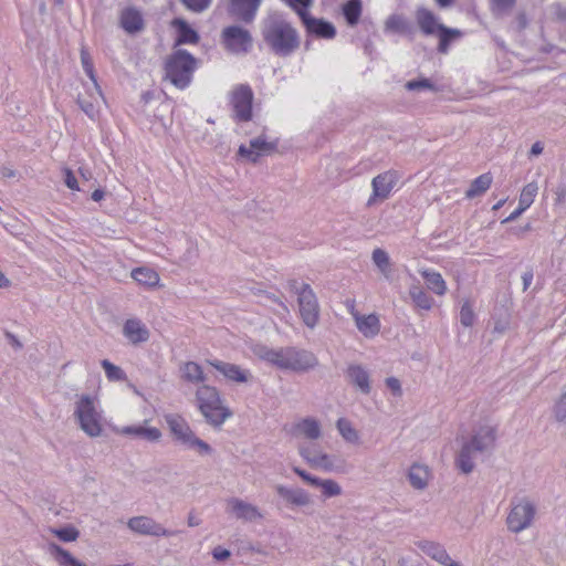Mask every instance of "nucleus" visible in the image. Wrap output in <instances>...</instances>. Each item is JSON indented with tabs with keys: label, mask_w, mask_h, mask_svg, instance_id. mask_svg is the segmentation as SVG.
Instances as JSON below:
<instances>
[{
	"label": "nucleus",
	"mask_w": 566,
	"mask_h": 566,
	"mask_svg": "<svg viewBox=\"0 0 566 566\" xmlns=\"http://www.w3.org/2000/svg\"><path fill=\"white\" fill-rule=\"evenodd\" d=\"M252 352L260 360L283 371L303 374L318 366V358L313 352L296 346L273 348L258 344Z\"/></svg>",
	"instance_id": "nucleus-1"
},
{
	"label": "nucleus",
	"mask_w": 566,
	"mask_h": 566,
	"mask_svg": "<svg viewBox=\"0 0 566 566\" xmlns=\"http://www.w3.org/2000/svg\"><path fill=\"white\" fill-rule=\"evenodd\" d=\"M261 35L264 43L275 55L286 57L301 45L297 30L282 13H269L261 22Z\"/></svg>",
	"instance_id": "nucleus-2"
},
{
	"label": "nucleus",
	"mask_w": 566,
	"mask_h": 566,
	"mask_svg": "<svg viewBox=\"0 0 566 566\" xmlns=\"http://www.w3.org/2000/svg\"><path fill=\"white\" fill-rule=\"evenodd\" d=\"M197 67V59L187 50L178 49L165 60L164 80L179 90H185L190 85Z\"/></svg>",
	"instance_id": "nucleus-3"
},
{
	"label": "nucleus",
	"mask_w": 566,
	"mask_h": 566,
	"mask_svg": "<svg viewBox=\"0 0 566 566\" xmlns=\"http://www.w3.org/2000/svg\"><path fill=\"white\" fill-rule=\"evenodd\" d=\"M164 419L176 443L200 455H210L213 452L209 443L196 436L184 417L178 413H167Z\"/></svg>",
	"instance_id": "nucleus-4"
},
{
	"label": "nucleus",
	"mask_w": 566,
	"mask_h": 566,
	"mask_svg": "<svg viewBox=\"0 0 566 566\" xmlns=\"http://www.w3.org/2000/svg\"><path fill=\"white\" fill-rule=\"evenodd\" d=\"M196 397L199 410L213 428H220L232 416V411L223 406L220 392L216 387L203 385L197 389Z\"/></svg>",
	"instance_id": "nucleus-5"
},
{
	"label": "nucleus",
	"mask_w": 566,
	"mask_h": 566,
	"mask_svg": "<svg viewBox=\"0 0 566 566\" xmlns=\"http://www.w3.org/2000/svg\"><path fill=\"white\" fill-rule=\"evenodd\" d=\"M75 416L81 429L90 437H98L102 432L101 415L97 412L94 399L83 395L76 402Z\"/></svg>",
	"instance_id": "nucleus-6"
},
{
	"label": "nucleus",
	"mask_w": 566,
	"mask_h": 566,
	"mask_svg": "<svg viewBox=\"0 0 566 566\" xmlns=\"http://www.w3.org/2000/svg\"><path fill=\"white\" fill-rule=\"evenodd\" d=\"M536 514V507L532 501L526 497L512 502L511 511L506 517L507 528L512 533H521L532 525Z\"/></svg>",
	"instance_id": "nucleus-7"
},
{
	"label": "nucleus",
	"mask_w": 566,
	"mask_h": 566,
	"mask_svg": "<svg viewBox=\"0 0 566 566\" xmlns=\"http://www.w3.org/2000/svg\"><path fill=\"white\" fill-rule=\"evenodd\" d=\"M297 304L303 323L311 329L315 328L319 321L321 308L317 296L310 284H302Z\"/></svg>",
	"instance_id": "nucleus-8"
},
{
	"label": "nucleus",
	"mask_w": 566,
	"mask_h": 566,
	"mask_svg": "<svg viewBox=\"0 0 566 566\" xmlns=\"http://www.w3.org/2000/svg\"><path fill=\"white\" fill-rule=\"evenodd\" d=\"M253 91L248 84L237 85L230 93V105L238 122L252 119Z\"/></svg>",
	"instance_id": "nucleus-9"
},
{
	"label": "nucleus",
	"mask_w": 566,
	"mask_h": 566,
	"mask_svg": "<svg viewBox=\"0 0 566 566\" xmlns=\"http://www.w3.org/2000/svg\"><path fill=\"white\" fill-rule=\"evenodd\" d=\"M221 38L224 48L231 53H248L252 49L253 39L251 33L239 25L224 28Z\"/></svg>",
	"instance_id": "nucleus-10"
},
{
	"label": "nucleus",
	"mask_w": 566,
	"mask_h": 566,
	"mask_svg": "<svg viewBox=\"0 0 566 566\" xmlns=\"http://www.w3.org/2000/svg\"><path fill=\"white\" fill-rule=\"evenodd\" d=\"M127 527L138 534L144 536H174L178 531H170L165 528L161 524L157 523L153 517L146 516V515H139L130 517L127 521Z\"/></svg>",
	"instance_id": "nucleus-11"
},
{
	"label": "nucleus",
	"mask_w": 566,
	"mask_h": 566,
	"mask_svg": "<svg viewBox=\"0 0 566 566\" xmlns=\"http://www.w3.org/2000/svg\"><path fill=\"white\" fill-rule=\"evenodd\" d=\"M398 180L399 176L395 170H387L374 177L371 180L373 193L367 201V206L371 207L377 200L388 199Z\"/></svg>",
	"instance_id": "nucleus-12"
},
{
	"label": "nucleus",
	"mask_w": 566,
	"mask_h": 566,
	"mask_svg": "<svg viewBox=\"0 0 566 566\" xmlns=\"http://www.w3.org/2000/svg\"><path fill=\"white\" fill-rule=\"evenodd\" d=\"M298 17L308 34L327 40L335 38L336 29L332 22L314 18L306 10L298 11Z\"/></svg>",
	"instance_id": "nucleus-13"
},
{
	"label": "nucleus",
	"mask_w": 566,
	"mask_h": 566,
	"mask_svg": "<svg viewBox=\"0 0 566 566\" xmlns=\"http://www.w3.org/2000/svg\"><path fill=\"white\" fill-rule=\"evenodd\" d=\"M207 364L218 370L227 380L237 384H247L253 376L249 369L241 368L239 365L227 363L219 359H208Z\"/></svg>",
	"instance_id": "nucleus-14"
},
{
	"label": "nucleus",
	"mask_w": 566,
	"mask_h": 566,
	"mask_svg": "<svg viewBox=\"0 0 566 566\" xmlns=\"http://www.w3.org/2000/svg\"><path fill=\"white\" fill-rule=\"evenodd\" d=\"M262 0H230L228 13L245 24L254 21Z\"/></svg>",
	"instance_id": "nucleus-15"
},
{
	"label": "nucleus",
	"mask_w": 566,
	"mask_h": 566,
	"mask_svg": "<svg viewBox=\"0 0 566 566\" xmlns=\"http://www.w3.org/2000/svg\"><path fill=\"white\" fill-rule=\"evenodd\" d=\"M496 429L492 426L480 427L465 442L479 453L491 452L495 447Z\"/></svg>",
	"instance_id": "nucleus-16"
},
{
	"label": "nucleus",
	"mask_w": 566,
	"mask_h": 566,
	"mask_svg": "<svg viewBox=\"0 0 566 566\" xmlns=\"http://www.w3.org/2000/svg\"><path fill=\"white\" fill-rule=\"evenodd\" d=\"M348 382L363 395L371 392V380L369 371L360 364H349L345 370Z\"/></svg>",
	"instance_id": "nucleus-17"
},
{
	"label": "nucleus",
	"mask_w": 566,
	"mask_h": 566,
	"mask_svg": "<svg viewBox=\"0 0 566 566\" xmlns=\"http://www.w3.org/2000/svg\"><path fill=\"white\" fill-rule=\"evenodd\" d=\"M227 505L229 512L234 514L238 520L254 522L256 520L263 518L262 513L255 505L248 503L239 497L229 499L227 501Z\"/></svg>",
	"instance_id": "nucleus-18"
},
{
	"label": "nucleus",
	"mask_w": 566,
	"mask_h": 566,
	"mask_svg": "<svg viewBox=\"0 0 566 566\" xmlns=\"http://www.w3.org/2000/svg\"><path fill=\"white\" fill-rule=\"evenodd\" d=\"M300 455L315 469L332 471L334 463L328 454L318 450L315 446H300Z\"/></svg>",
	"instance_id": "nucleus-19"
},
{
	"label": "nucleus",
	"mask_w": 566,
	"mask_h": 566,
	"mask_svg": "<svg viewBox=\"0 0 566 566\" xmlns=\"http://www.w3.org/2000/svg\"><path fill=\"white\" fill-rule=\"evenodd\" d=\"M119 24L128 34H136L145 29L143 13L135 7H127L120 11Z\"/></svg>",
	"instance_id": "nucleus-20"
},
{
	"label": "nucleus",
	"mask_w": 566,
	"mask_h": 566,
	"mask_svg": "<svg viewBox=\"0 0 566 566\" xmlns=\"http://www.w3.org/2000/svg\"><path fill=\"white\" fill-rule=\"evenodd\" d=\"M123 335L133 345H139L149 340L150 332L138 318H129L124 323Z\"/></svg>",
	"instance_id": "nucleus-21"
},
{
	"label": "nucleus",
	"mask_w": 566,
	"mask_h": 566,
	"mask_svg": "<svg viewBox=\"0 0 566 566\" xmlns=\"http://www.w3.org/2000/svg\"><path fill=\"white\" fill-rule=\"evenodd\" d=\"M275 147L274 143H269L264 138L258 137L250 140V147L241 145L238 153L249 161L256 163L261 155L270 154Z\"/></svg>",
	"instance_id": "nucleus-22"
},
{
	"label": "nucleus",
	"mask_w": 566,
	"mask_h": 566,
	"mask_svg": "<svg viewBox=\"0 0 566 566\" xmlns=\"http://www.w3.org/2000/svg\"><path fill=\"white\" fill-rule=\"evenodd\" d=\"M417 546L421 552L443 566H450V564L455 563L451 559L446 548L440 543L432 541H420L417 543Z\"/></svg>",
	"instance_id": "nucleus-23"
},
{
	"label": "nucleus",
	"mask_w": 566,
	"mask_h": 566,
	"mask_svg": "<svg viewBox=\"0 0 566 566\" xmlns=\"http://www.w3.org/2000/svg\"><path fill=\"white\" fill-rule=\"evenodd\" d=\"M275 491L287 504L294 506H306L311 503L310 495L303 489H291L280 484L275 486Z\"/></svg>",
	"instance_id": "nucleus-24"
},
{
	"label": "nucleus",
	"mask_w": 566,
	"mask_h": 566,
	"mask_svg": "<svg viewBox=\"0 0 566 566\" xmlns=\"http://www.w3.org/2000/svg\"><path fill=\"white\" fill-rule=\"evenodd\" d=\"M353 317L357 329L365 337H374L379 333L380 323L379 318L375 314L360 315L358 312H353Z\"/></svg>",
	"instance_id": "nucleus-25"
},
{
	"label": "nucleus",
	"mask_w": 566,
	"mask_h": 566,
	"mask_svg": "<svg viewBox=\"0 0 566 566\" xmlns=\"http://www.w3.org/2000/svg\"><path fill=\"white\" fill-rule=\"evenodd\" d=\"M478 454L480 453L464 441L455 458V467L464 474L471 473L474 470Z\"/></svg>",
	"instance_id": "nucleus-26"
},
{
	"label": "nucleus",
	"mask_w": 566,
	"mask_h": 566,
	"mask_svg": "<svg viewBox=\"0 0 566 566\" xmlns=\"http://www.w3.org/2000/svg\"><path fill=\"white\" fill-rule=\"evenodd\" d=\"M120 432L126 436L142 438L148 442H158L163 437V433L158 428L145 427L144 424L126 426L122 428Z\"/></svg>",
	"instance_id": "nucleus-27"
},
{
	"label": "nucleus",
	"mask_w": 566,
	"mask_h": 566,
	"mask_svg": "<svg viewBox=\"0 0 566 566\" xmlns=\"http://www.w3.org/2000/svg\"><path fill=\"white\" fill-rule=\"evenodd\" d=\"M416 20L417 23L426 35H431L438 32V23L437 17L432 11L424 7H420L416 11Z\"/></svg>",
	"instance_id": "nucleus-28"
},
{
	"label": "nucleus",
	"mask_w": 566,
	"mask_h": 566,
	"mask_svg": "<svg viewBox=\"0 0 566 566\" xmlns=\"http://www.w3.org/2000/svg\"><path fill=\"white\" fill-rule=\"evenodd\" d=\"M293 433L303 434L307 439L316 440L322 434L321 424L316 419L307 417L294 424Z\"/></svg>",
	"instance_id": "nucleus-29"
},
{
	"label": "nucleus",
	"mask_w": 566,
	"mask_h": 566,
	"mask_svg": "<svg viewBox=\"0 0 566 566\" xmlns=\"http://www.w3.org/2000/svg\"><path fill=\"white\" fill-rule=\"evenodd\" d=\"M172 24L178 29V36L175 46L181 44H197L199 42L198 32L192 29L185 20L176 19Z\"/></svg>",
	"instance_id": "nucleus-30"
},
{
	"label": "nucleus",
	"mask_w": 566,
	"mask_h": 566,
	"mask_svg": "<svg viewBox=\"0 0 566 566\" xmlns=\"http://www.w3.org/2000/svg\"><path fill=\"white\" fill-rule=\"evenodd\" d=\"M493 177L490 172L482 174L475 178L468 190L465 191V198L473 199L486 192L491 187Z\"/></svg>",
	"instance_id": "nucleus-31"
},
{
	"label": "nucleus",
	"mask_w": 566,
	"mask_h": 566,
	"mask_svg": "<svg viewBox=\"0 0 566 566\" xmlns=\"http://www.w3.org/2000/svg\"><path fill=\"white\" fill-rule=\"evenodd\" d=\"M48 551L61 566H86L85 563L77 560L66 549L55 543H50Z\"/></svg>",
	"instance_id": "nucleus-32"
},
{
	"label": "nucleus",
	"mask_w": 566,
	"mask_h": 566,
	"mask_svg": "<svg viewBox=\"0 0 566 566\" xmlns=\"http://www.w3.org/2000/svg\"><path fill=\"white\" fill-rule=\"evenodd\" d=\"M408 479L412 488L423 490L428 485V468L417 463L412 464L408 472Z\"/></svg>",
	"instance_id": "nucleus-33"
},
{
	"label": "nucleus",
	"mask_w": 566,
	"mask_h": 566,
	"mask_svg": "<svg viewBox=\"0 0 566 566\" xmlns=\"http://www.w3.org/2000/svg\"><path fill=\"white\" fill-rule=\"evenodd\" d=\"M438 33H439V44H438V51L440 53L446 54L449 51L450 43L461 38L462 32L459 29H451L446 27L444 24L438 25Z\"/></svg>",
	"instance_id": "nucleus-34"
},
{
	"label": "nucleus",
	"mask_w": 566,
	"mask_h": 566,
	"mask_svg": "<svg viewBox=\"0 0 566 566\" xmlns=\"http://www.w3.org/2000/svg\"><path fill=\"white\" fill-rule=\"evenodd\" d=\"M420 273L424 279L429 290H431L433 293L438 295L446 294L447 285L440 273L430 270H423Z\"/></svg>",
	"instance_id": "nucleus-35"
},
{
	"label": "nucleus",
	"mask_w": 566,
	"mask_h": 566,
	"mask_svg": "<svg viewBox=\"0 0 566 566\" xmlns=\"http://www.w3.org/2000/svg\"><path fill=\"white\" fill-rule=\"evenodd\" d=\"M182 378L189 382L198 384L206 381L202 367L196 361H186L180 367Z\"/></svg>",
	"instance_id": "nucleus-36"
},
{
	"label": "nucleus",
	"mask_w": 566,
	"mask_h": 566,
	"mask_svg": "<svg viewBox=\"0 0 566 566\" xmlns=\"http://www.w3.org/2000/svg\"><path fill=\"white\" fill-rule=\"evenodd\" d=\"M132 277L140 285L156 286L159 283V275L156 271L148 268H137L133 270Z\"/></svg>",
	"instance_id": "nucleus-37"
},
{
	"label": "nucleus",
	"mask_w": 566,
	"mask_h": 566,
	"mask_svg": "<svg viewBox=\"0 0 566 566\" xmlns=\"http://www.w3.org/2000/svg\"><path fill=\"white\" fill-rule=\"evenodd\" d=\"M371 260L379 272L386 279H389L392 272L389 254L385 250L377 248L371 253Z\"/></svg>",
	"instance_id": "nucleus-38"
},
{
	"label": "nucleus",
	"mask_w": 566,
	"mask_h": 566,
	"mask_svg": "<svg viewBox=\"0 0 566 566\" xmlns=\"http://www.w3.org/2000/svg\"><path fill=\"white\" fill-rule=\"evenodd\" d=\"M343 14L346 19V22L349 25H352V27L356 25L361 15V1L360 0H348L343 6Z\"/></svg>",
	"instance_id": "nucleus-39"
},
{
	"label": "nucleus",
	"mask_w": 566,
	"mask_h": 566,
	"mask_svg": "<svg viewBox=\"0 0 566 566\" xmlns=\"http://www.w3.org/2000/svg\"><path fill=\"white\" fill-rule=\"evenodd\" d=\"M337 429L340 436L350 443H358L359 434L358 431L352 426L350 421L347 419L340 418L337 420Z\"/></svg>",
	"instance_id": "nucleus-40"
},
{
	"label": "nucleus",
	"mask_w": 566,
	"mask_h": 566,
	"mask_svg": "<svg viewBox=\"0 0 566 566\" xmlns=\"http://www.w3.org/2000/svg\"><path fill=\"white\" fill-rule=\"evenodd\" d=\"M410 297L415 304L422 310H430L432 298L419 286H412L409 291Z\"/></svg>",
	"instance_id": "nucleus-41"
},
{
	"label": "nucleus",
	"mask_w": 566,
	"mask_h": 566,
	"mask_svg": "<svg viewBox=\"0 0 566 566\" xmlns=\"http://www.w3.org/2000/svg\"><path fill=\"white\" fill-rule=\"evenodd\" d=\"M101 365L111 381H124L127 379L126 373L118 366L114 365L107 359H103Z\"/></svg>",
	"instance_id": "nucleus-42"
},
{
	"label": "nucleus",
	"mask_w": 566,
	"mask_h": 566,
	"mask_svg": "<svg viewBox=\"0 0 566 566\" xmlns=\"http://www.w3.org/2000/svg\"><path fill=\"white\" fill-rule=\"evenodd\" d=\"M313 486L321 488L326 497H333L342 494L340 485L332 479L322 480L317 478V483H314Z\"/></svg>",
	"instance_id": "nucleus-43"
},
{
	"label": "nucleus",
	"mask_w": 566,
	"mask_h": 566,
	"mask_svg": "<svg viewBox=\"0 0 566 566\" xmlns=\"http://www.w3.org/2000/svg\"><path fill=\"white\" fill-rule=\"evenodd\" d=\"M386 29L399 33H406L409 31L410 24L402 15L391 14L386 20Z\"/></svg>",
	"instance_id": "nucleus-44"
},
{
	"label": "nucleus",
	"mask_w": 566,
	"mask_h": 566,
	"mask_svg": "<svg viewBox=\"0 0 566 566\" xmlns=\"http://www.w3.org/2000/svg\"><path fill=\"white\" fill-rule=\"evenodd\" d=\"M538 191V187L536 182H530L524 186V188L521 191L518 203L520 206H523L524 208H528L536 197Z\"/></svg>",
	"instance_id": "nucleus-45"
},
{
	"label": "nucleus",
	"mask_w": 566,
	"mask_h": 566,
	"mask_svg": "<svg viewBox=\"0 0 566 566\" xmlns=\"http://www.w3.org/2000/svg\"><path fill=\"white\" fill-rule=\"evenodd\" d=\"M81 61H82V66H83L84 72L93 82L94 90H96V94L101 95V88H99L96 77H95L94 66H93L91 56L85 50L81 51Z\"/></svg>",
	"instance_id": "nucleus-46"
},
{
	"label": "nucleus",
	"mask_w": 566,
	"mask_h": 566,
	"mask_svg": "<svg viewBox=\"0 0 566 566\" xmlns=\"http://www.w3.org/2000/svg\"><path fill=\"white\" fill-rule=\"evenodd\" d=\"M98 94H91L90 98H85L83 96L77 97V104L81 107V109L90 117L94 118L96 114V102Z\"/></svg>",
	"instance_id": "nucleus-47"
},
{
	"label": "nucleus",
	"mask_w": 566,
	"mask_h": 566,
	"mask_svg": "<svg viewBox=\"0 0 566 566\" xmlns=\"http://www.w3.org/2000/svg\"><path fill=\"white\" fill-rule=\"evenodd\" d=\"M553 415L557 422H566V390L557 398L553 406Z\"/></svg>",
	"instance_id": "nucleus-48"
},
{
	"label": "nucleus",
	"mask_w": 566,
	"mask_h": 566,
	"mask_svg": "<svg viewBox=\"0 0 566 566\" xmlns=\"http://www.w3.org/2000/svg\"><path fill=\"white\" fill-rule=\"evenodd\" d=\"M475 319V314L473 312L472 305L470 302L465 301L460 311V322L464 327H470L473 325Z\"/></svg>",
	"instance_id": "nucleus-49"
},
{
	"label": "nucleus",
	"mask_w": 566,
	"mask_h": 566,
	"mask_svg": "<svg viewBox=\"0 0 566 566\" xmlns=\"http://www.w3.org/2000/svg\"><path fill=\"white\" fill-rule=\"evenodd\" d=\"M52 533L63 542L76 541L80 535V532L73 526H66L63 528H54V530H52Z\"/></svg>",
	"instance_id": "nucleus-50"
},
{
	"label": "nucleus",
	"mask_w": 566,
	"mask_h": 566,
	"mask_svg": "<svg viewBox=\"0 0 566 566\" xmlns=\"http://www.w3.org/2000/svg\"><path fill=\"white\" fill-rule=\"evenodd\" d=\"M408 91L431 90L437 91L436 85L429 78L408 81L405 85Z\"/></svg>",
	"instance_id": "nucleus-51"
},
{
	"label": "nucleus",
	"mask_w": 566,
	"mask_h": 566,
	"mask_svg": "<svg viewBox=\"0 0 566 566\" xmlns=\"http://www.w3.org/2000/svg\"><path fill=\"white\" fill-rule=\"evenodd\" d=\"M212 0H181L182 4L195 13H201L206 11Z\"/></svg>",
	"instance_id": "nucleus-52"
},
{
	"label": "nucleus",
	"mask_w": 566,
	"mask_h": 566,
	"mask_svg": "<svg viewBox=\"0 0 566 566\" xmlns=\"http://www.w3.org/2000/svg\"><path fill=\"white\" fill-rule=\"evenodd\" d=\"M284 2L298 14V11H308L313 0H284Z\"/></svg>",
	"instance_id": "nucleus-53"
},
{
	"label": "nucleus",
	"mask_w": 566,
	"mask_h": 566,
	"mask_svg": "<svg viewBox=\"0 0 566 566\" xmlns=\"http://www.w3.org/2000/svg\"><path fill=\"white\" fill-rule=\"evenodd\" d=\"M64 182L66 187L72 190H83L82 188L78 187V181L76 177L74 176L73 171L69 168L64 169Z\"/></svg>",
	"instance_id": "nucleus-54"
},
{
	"label": "nucleus",
	"mask_w": 566,
	"mask_h": 566,
	"mask_svg": "<svg viewBox=\"0 0 566 566\" xmlns=\"http://www.w3.org/2000/svg\"><path fill=\"white\" fill-rule=\"evenodd\" d=\"M492 9L499 11H506L515 6L516 0H490Z\"/></svg>",
	"instance_id": "nucleus-55"
},
{
	"label": "nucleus",
	"mask_w": 566,
	"mask_h": 566,
	"mask_svg": "<svg viewBox=\"0 0 566 566\" xmlns=\"http://www.w3.org/2000/svg\"><path fill=\"white\" fill-rule=\"evenodd\" d=\"M212 556L216 560L224 562L231 556V552L222 546H217L212 551Z\"/></svg>",
	"instance_id": "nucleus-56"
},
{
	"label": "nucleus",
	"mask_w": 566,
	"mask_h": 566,
	"mask_svg": "<svg viewBox=\"0 0 566 566\" xmlns=\"http://www.w3.org/2000/svg\"><path fill=\"white\" fill-rule=\"evenodd\" d=\"M293 471L300 476L302 478L303 481L307 482L308 484L311 485H314V483H317V478L316 476H313L311 475L310 473H307L305 470H302L297 467H294L293 468Z\"/></svg>",
	"instance_id": "nucleus-57"
},
{
	"label": "nucleus",
	"mask_w": 566,
	"mask_h": 566,
	"mask_svg": "<svg viewBox=\"0 0 566 566\" xmlns=\"http://www.w3.org/2000/svg\"><path fill=\"white\" fill-rule=\"evenodd\" d=\"M386 385L388 386V388H390L395 394H400L401 392V386H400V381L395 378V377H389L386 379Z\"/></svg>",
	"instance_id": "nucleus-58"
},
{
	"label": "nucleus",
	"mask_w": 566,
	"mask_h": 566,
	"mask_svg": "<svg viewBox=\"0 0 566 566\" xmlns=\"http://www.w3.org/2000/svg\"><path fill=\"white\" fill-rule=\"evenodd\" d=\"M525 210L526 208L518 205V207L507 218H505L503 222L506 223L516 220Z\"/></svg>",
	"instance_id": "nucleus-59"
},
{
	"label": "nucleus",
	"mask_w": 566,
	"mask_h": 566,
	"mask_svg": "<svg viewBox=\"0 0 566 566\" xmlns=\"http://www.w3.org/2000/svg\"><path fill=\"white\" fill-rule=\"evenodd\" d=\"M543 149H544V147L541 142L534 143L530 150V157L541 155L543 153Z\"/></svg>",
	"instance_id": "nucleus-60"
},
{
	"label": "nucleus",
	"mask_w": 566,
	"mask_h": 566,
	"mask_svg": "<svg viewBox=\"0 0 566 566\" xmlns=\"http://www.w3.org/2000/svg\"><path fill=\"white\" fill-rule=\"evenodd\" d=\"M523 290L526 291L533 281V272L527 271L523 274Z\"/></svg>",
	"instance_id": "nucleus-61"
},
{
	"label": "nucleus",
	"mask_w": 566,
	"mask_h": 566,
	"mask_svg": "<svg viewBox=\"0 0 566 566\" xmlns=\"http://www.w3.org/2000/svg\"><path fill=\"white\" fill-rule=\"evenodd\" d=\"M289 289L291 292L295 293L297 297H300V292L302 291V285L300 286L296 280H290L287 282Z\"/></svg>",
	"instance_id": "nucleus-62"
},
{
	"label": "nucleus",
	"mask_w": 566,
	"mask_h": 566,
	"mask_svg": "<svg viewBox=\"0 0 566 566\" xmlns=\"http://www.w3.org/2000/svg\"><path fill=\"white\" fill-rule=\"evenodd\" d=\"M0 172L3 178H13L17 175L15 170L8 167H2Z\"/></svg>",
	"instance_id": "nucleus-63"
},
{
	"label": "nucleus",
	"mask_w": 566,
	"mask_h": 566,
	"mask_svg": "<svg viewBox=\"0 0 566 566\" xmlns=\"http://www.w3.org/2000/svg\"><path fill=\"white\" fill-rule=\"evenodd\" d=\"M78 172H80L83 181H90L93 178V175H92V172L88 169H85V168L81 167L78 169Z\"/></svg>",
	"instance_id": "nucleus-64"
}]
</instances>
